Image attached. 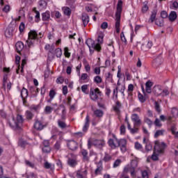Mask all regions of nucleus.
<instances>
[{"label":"nucleus","mask_w":178,"mask_h":178,"mask_svg":"<svg viewBox=\"0 0 178 178\" xmlns=\"http://www.w3.org/2000/svg\"><path fill=\"white\" fill-rule=\"evenodd\" d=\"M54 51H55V44H52L51 46H50V49H49V54H48L49 58V56H51V54L54 55Z\"/></svg>","instance_id":"37998d69"},{"label":"nucleus","mask_w":178,"mask_h":178,"mask_svg":"<svg viewBox=\"0 0 178 178\" xmlns=\"http://www.w3.org/2000/svg\"><path fill=\"white\" fill-rule=\"evenodd\" d=\"M55 55L57 58H60L62 56V49L60 48L56 49Z\"/></svg>","instance_id":"c9c22d12"},{"label":"nucleus","mask_w":178,"mask_h":178,"mask_svg":"<svg viewBox=\"0 0 178 178\" xmlns=\"http://www.w3.org/2000/svg\"><path fill=\"white\" fill-rule=\"evenodd\" d=\"M168 19L170 22H175V20L177 19V13L176 11H171L168 15Z\"/></svg>","instance_id":"412c9836"},{"label":"nucleus","mask_w":178,"mask_h":178,"mask_svg":"<svg viewBox=\"0 0 178 178\" xmlns=\"http://www.w3.org/2000/svg\"><path fill=\"white\" fill-rule=\"evenodd\" d=\"M113 40H110V42L108 43V48L107 49L109 51V52H111V54H115V47L113 46Z\"/></svg>","instance_id":"4be33fe9"},{"label":"nucleus","mask_w":178,"mask_h":178,"mask_svg":"<svg viewBox=\"0 0 178 178\" xmlns=\"http://www.w3.org/2000/svg\"><path fill=\"white\" fill-rule=\"evenodd\" d=\"M108 144L109 147H111L113 149H115V148H116V147H118V146H116V144H115V140H113V139L108 140Z\"/></svg>","instance_id":"72a5a7b5"},{"label":"nucleus","mask_w":178,"mask_h":178,"mask_svg":"<svg viewBox=\"0 0 178 178\" xmlns=\"http://www.w3.org/2000/svg\"><path fill=\"white\" fill-rule=\"evenodd\" d=\"M154 124L156 127H162V123H161V120L156 118L154 121Z\"/></svg>","instance_id":"864d4df0"},{"label":"nucleus","mask_w":178,"mask_h":178,"mask_svg":"<svg viewBox=\"0 0 178 178\" xmlns=\"http://www.w3.org/2000/svg\"><path fill=\"white\" fill-rule=\"evenodd\" d=\"M64 55L66 58H70V52H69V47L64 48Z\"/></svg>","instance_id":"09e8293b"},{"label":"nucleus","mask_w":178,"mask_h":178,"mask_svg":"<svg viewBox=\"0 0 178 178\" xmlns=\"http://www.w3.org/2000/svg\"><path fill=\"white\" fill-rule=\"evenodd\" d=\"M58 127H60V129H66V123H65V122L60 120H58Z\"/></svg>","instance_id":"7c9ffc66"},{"label":"nucleus","mask_w":178,"mask_h":178,"mask_svg":"<svg viewBox=\"0 0 178 178\" xmlns=\"http://www.w3.org/2000/svg\"><path fill=\"white\" fill-rule=\"evenodd\" d=\"M162 62H163V58H162V56H159L154 60L153 67H154L155 68L159 67V66L162 65Z\"/></svg>","instance_id":"9d476101"},{"label":"nucleus","mask_w":178,"mask_h":178,"mask_svg":"<svg viewBox=\"0 0 178 178\" xmlns=\"http://www.w3.org/2000/svg\"><path fill=\"white\" fill-rule=\"evenodd\" d=\"M131 134H137L138 133V128L137 127H134L131 129L129 130Z\"/></svg>","instance_id":"6e6d98bb"},{"label":"nucleus","mask_w":178,"mask_h":178,"mask_svg":"<svg viewBox=\"0 0 178 178\" xmlns=\"http://www.w3.org/2000/svg\"><path fill=\"white\" fill-rule=\"evenodd\" d=\"M27 97H29V90L25 88H23L21 90V97L27 98Z\"/></svg>","instance_id":"a878e982"},{"label":"nucleus","mask_w":178,"mask_h":178,"mask_svg":"<svg viewBox=\"0 0 178 178\" xmlns=\"http://www.w3.org/2000/svg\"><path fill=\"white\" fill-rule=\"evenodd\" d=\"M35 22H36V23H38V22H40V20H41V18L40 17V11L35 10Z\"/></svg>","instance_id":"49530a36"},{"label":"nucleus","mask_w":178,"mask_h":178,"mask_svg":"<svg viewBox=\"0 0 178 178\" xmlns=\"http://www.w3.org/2000/svg\"><path fill=\"white\" fill-rule=\"evenodd\" d=\"M115 106H114V111L115 112H120V108H122V104H120V102L116 101L115 102Z\"/></svg>","instance_id":"c85d7f7f"},{"label":"nucleus","mask_w":178,"mask_h":178,"mask_svg":"<svg viewBox=\"0 0 178 178\" xmlns=\"http://www.w3.org/2000/svg\"><path fill=\"white\" fill-rule=\"evenodd\" d=\"M67 147L71 151H76V149H77V148H79V144L77 143V142H76L74 140H68L67 143Z\"/></svg>","instance_id":"1a4fd4ad"},{"label":"nucleus","mask_w":178,"mask_h":178,"mask_svg":"<svg viewBox=\"0 0 178 178\" xmlns=\"http://www.w3.org/2000/svg\"><path fill=\"white\" fill-rule=\"evenodd\" d=\"M155 24L159 27L163 26V19L161 18L156 19Z\"/></svg>","instance_id":"e433bc0d"},{"label":"nucleus","mask_w":178,"mask_h":178,"mask_svg":"<svg viewBox=\"0 0 178 178\" xmlns=\"http://www.w3.org/2000/svg\"><path fill=\"white\" fill-rule=\"evenodd\" d=\"M5 35L7 37V38H10L12 35H13V27H8L5 31Z\"/></svg>","instance_id":"a211bd4d"},{"label":"nucleus","mask_w":178,"mask_h":178,"mask_svg":"<svg viewBox=\"0 0 178 178\" xmlns=\"http://www.w3.org/2000/svg\"><path fill=\"white\" fill-rule=\"evenodd\" d=\"M131 119L134 122V127H140L141 126V120L137 113L132 114Z\"/></svg>","instance_id":"6e6552de"},{"label":"nucleus","mask_w":178,"mask_h":178,"mask_svg":"<svg viewBox=\"0 0 178 178\" xmlns=\"http://www.w3.org/2000/svg\"><path fill=\"white\" fill-rule=\"evenodd\" d=\"M81 154L83 156V161H86V162L90 161V158L88 157V152H87V150L83 149L81 151Z\"/></svg>","instance_id":"b1692460"},{"label":"nucleus","mask_w":178,"mask_h":178,"mask_svg":"<svg viewBox=\"0 0 178 178\" xmlns=\"http://www.w3.org/2000/svg\"><path fill=\"white\" fill-rule=\"evenodd\" d=\"M171 113L173 116H178V110L176 108H172L171 110Z\"/></svg>","instance_id":"052dcab7"},{"label":"nucleus","mask_w":178,"mask_h":178,"mask_svg":"<svg viewBox=\"0 0 178 178\" xmlns=\"http://www.w3.org/2000/svg\"><path fill=\"white\" fill-rule=\"evenodd\" d=\"M96 118H102L104 116V111L100 109H97L93 112Z\"/></svg>","instance_id":"393cba45"},{"label":"nucleus","mask_w":178,"mask_h":178,"mask_svg":"<svg viewBox=\"0 0 178 178\" xmlns=\"http://www.w3.org/2000/svg\"><path fill=\"white\" fill-rule=\"evenodd\" d=\"M135 148L136 149H143V145H141L138 142L135 143Z\"/></svg>","instance_id":"680f3d73"},{"label":"nucleus","mask_w":178,"mask_h":178,"mask_svg":"<svg viewBox=\"0 0 178 178\" xmlns=\"http://www.w3.org/2000/svg\"><path fill=\"white\" fill-rule=\"evenodd\" d=\"M52 111H54V108H52V107H51L49 106H47L44 108V112H46V113H47V115H49V113H51Z\"/></svg>","instance_id":"a18cd8bd"},{"label":"nucleus","mask_w":178,"mask_h":178,"mask_svg":"<svg viewBox=\"0 0 178 178\" xmlns=\"http://www.w3.org/2000/svg\"><path fill=\"white\" fill-rule=\"evenodd\" d=\"M92 145L96 147V148H103L105 145V141L102 140H95L92 143Z\"/></svg>","instance_id":"f8f14e48"},{"label":"nucleus","mask_w":178,"mask_h":178,"mask_svg":"<svg viewBox=\"0 0 178 178\" xmlns=\"http://www.w3.org/2000/svg\"><path fill=\"white\" fill-rule=\"evenodd\" d=\"M15 48L17 52H22L23 51V49L24 48V44H23L22 42H17L15 44Z\"/></svg>","instance_id":"aec40b11"},{"label":"nucleus","mask_w":178,"mask_h":178,"mask_svg":"<svg viewBox=\"0 0 178 178\" xmlns=\"http://www.w3.org/2000/svg\"><path fill=\"white\" fill-rule=\"evenodd\" d=\"M44 35L42 33H39V34L35 31H30L28 35V40L26 41L29 48H31L34 47V44H35V41H38L40 38H42Z\"/></svg>","instance_id":"f257e3e1"},{"label":"nucleus","mask_w":178,"mask_h":178,"mask_svg":"<svg viewBox=\"0 0 178 178\" xmlns=\"http://www.w3.org/2000/svg\"><path fill=\"white\" fill-rule=\"evenodd\" d=\"M54 149H56V151H59L60 149V142H56L54 144Z\"/></svg>","instance_id":"bf43d9fd"},{"label":"nucleus","mask_w":178,"mask_h":178,"mask_svg":"<svg viewBox=\"0 0 178 178\" xmlns=\"http://www.w3.org/2000/svg\"><path fill=\"white\" fill-rule=\"evenodd\" d=\"M156 17V10H154L152 11L151 14L149 22H150L151 23H154V22H155Z\"/></svg>","instance_id":"cd10ccee"},{"label":"nucleus","mask_w":178,"mask_h":178,"mask_svg":"<svg viewBox=\"0 0 178 178\" xmlns=\"http://www.w3.org/2000/svg\"><path fill=\"white\" fill-rule=\"evenodd\" d=\"M12 122H8L10 127H12L13 130H20V125L19 124L23 123L24 122V119H23V115H17V122L15 120V118H13Z\"/></svg>","instance_id":"f03ea898"},{"label":"nucleus","mask_w":178,"mask_h":178,"mask_svg":"<svg viewBox=\"0 0 178 178\" xmlns=\"http://www.w3.org/2000/svg\"><path fill=\"white\" fill-rule=\"evenodd\" d=\"M33 126L35 130H38V131H41V130L44 129V124H42V122H41V121H35Z\"/></svg>","instance_id":"dca6fc26"},{"label":"nucleus","mask_w":178,"mask_h":178,"mask_svg":"<svg viewBox=\"0 0 178 178\" xmlns=\"http://www.w3.org/2000/svg\"><path fill=\"white\" fill-rule=\"evenodd\" d=\"M89 127H90V116L86 115L85 124L83 127V131H87Z\"/></svg>","instance_id":"f3484780"},{"label":"nucleus","mask_w":178,"mask_h":178,"mask_svg":"<svg viewBox=\"0 0 178 178\" xmlns=\"http://www.w3.org/2000/svg\"><path fill=\"white\" fill-rule=\"evenodd\" d=\"M120 163H122V160L121 159H117L115 161L113 168H118V166H119V165H120Z\"/></svg>","instance_id":"4d7b16f0"},{"label":"nucleus","mask_w":178,"mask_h":178,"mask_svg":"<svg viewBox=\"0 0 178 178\" xmlns=\"http://www.w3.org/2000/svg\"><path fill=\"white\" fill-rule=\"evenodd\" d=\"M86 45H88L90 52L92 51L91 48H92L95 51H97V52H101V50L102 49L101 45H99V44H95V42L91 38L88 39L86 41Z\"/></svg>","instance_id":"39448f33"},{"label":"nucleus","mask_w":178,"mask_h":178,"mask_svg":"<svg viewBox=\"0 0 178 178\" xmlns=\"http://www.w3.org/2000/svg\"><path fill=\"white\" fill-rule=\"evenodd\" d=\"M67 165L71 168H75L77 165V160L76 159V156L73 154L68 155Z\"/></svg>","instance_id":"0eeeda50"},{"label":"nucleus","mask_w":178,"mask_h":178,"mask_svg":"<svg viewBox=\"0 0 178 178\" xmlns=\"http://www.w3.org/2000/svg\"><path fill=\"white\" fill-rule=\"evenodd\" d=\"M27 141L26 140H20L18 143V145L21 147V148H26V145H27Z\"/></svg>","instance_id":"79ce46f5"},{"label":"nucleus","mask_w":178,"mask_h":178,"mask_svg":"<svg viewBox=\"0 0 178 178\" xmlns=\"http://www.w3.org/2000/svg\"><path fill=\"white\" fill-rule=\"evenodd\" d=\"M44 168L45 169H51L52 170V164L49 163L48 161L44 162Z\"/></svg>","instance_id":"e2e57ef3"},{"label":"nucleus","mask_w":178,"mask_h":178,"mask_svg":"<svg viewBox=\"0 0 178 178\" xmlns=\"http://www.w3.org/2000/svg\"><path fill=\"white\" fill-rule=\"evenodd\" d=\"M27 63V59L24 58L22 60V63H21V67L20 65H18V69H17L16 70V73L17 74H19V70H20L22 74H23V73H24V65ZM21 69V70H20Z\"/></svg>","instance_id":"9b49d317"},{"label":"nucleus","mask_w":178,"mask_h":178,"mask_svg":"<svg viewBox=\"0 0 178 178\" xmlns=\"http://www.w3.org/2000/svg\"><path fill=\"white\" fill-rule=\"evenodd\" d=\"M115 141L118 143L117 147H120L122 152H126V151H127V148L126 147V145H127V140L126 139L122 138L119 140L118 138H115Z\"/></svg>","instance_id":"423d86ee"},{"label":"nucleus","mask_w":178,"mask_h":178,"mask_svg":"<svg viewBox=\"0 0 178 178\" xmlns=\"http://www.w3.org/2000/svg\"><path fill=\"white\" fill-rule=\"evenodd\" d=\"M168 145L164 142L160 143L159 140L154 141V151L158 154H164Z\"/></svg>","instance_id":"20e7f679"},{"label":"nucleus","mask_w":178,"mask_h":178,"mask_svg":"<svg viewBox=\"0 0 178 178\" xmlns=\"http://www.w3.org/2000/svg\"><path fill=\"white\" fill-rule=\"evenodd\" d=\"M103 169H104V167L102 166V161H99L97 166V168L95 170V174L97 175L101 173Z\"/></svg>","instance_id":"6ab92c4d"},{"label":"nucleus","mask_w":178,"mask_h":178,"mask_svg":"<svg viewBox=\"0 0 178 178\" xmlns=\"http://www.w3.org/2000/svg\"><path fill=\"white\" fill-rule=\"evenodd\" d=\"M142 177H143V178H148V171H147V170H143V172H142Z\"/></svg>","instance_id":"338daca9"},{"label":"nucleus","mask_w":178,"mask_h":178,"mask_svg":"<svg viewBox=\"0 0 178 178\" xmlns=\"http://www.w3.org/2000/svg\"><path fill=\"white\" fill-rule=\"evenodd\" d=\"M113 99H115V101H118V87H116L113 90Z\"/></svg>","instance_id":"603ef678"},{"label":"nucleus","mask_w":178,"mask_h":178,"mask_svg":"<svg viewBox=\"0 0 178 178\" xmlns=\"http://www.w3.org/2000/svg\"><path fill=\"white\" fill-rule=\"evenodd\" d=\"M165 134V129L157 130L154 134V138H158L159 136Z\"/></svg>","instance_id":"bb28decb"},{"label":"nucleus","mask_w":178,"mask_h":178,"mask_svg":"<svg viewBox=\"0 0 178 178\" xmlns=\"http://www.w3.org/2000/svg\"><path fill=\"white\" fill-rule=\"evenodd\" d=\"M93 81L96 84H101V83H102V78L99 76H96L94 77Z\"/></svg>","instance_id":"f704fd0d"},{"label":"nucleus","mask_w":178,"mask_h":178,"mask_svg":"<svg viewBox=\"0 0 178 178\" xmlns=\"http://www.w3.org/2000/svg\"><path fill=\"white\" fill-rule=\"evenodd\" d=\"M26 116L29 120H31V119H33V118H34V114L30 111H26Z\"/></svg>","instance_id":"473e14b6"},{"label":"nucleus","mask_w":178,"mask_h":178,"mask_svg":"<svg viewBox=\"0 0 178 178\" xmlns=\"http://www.w3.org/2000/svg\"><path fill=\"white\" fill-rule=\"evenodd\" d=\"M31 111H33L34 112H38V109H40L39 105H32L30 107Z\"/></svg>","instance_id":"8fccbe9b"},{"label":"nucleus","mask_w":178,"mask_h":178,"mask_svg":"<svg viewBox=\"0 0 178 178\" xmlns=\"http://www.w3.org/2000/svg\"><path fill=\"white\" fill-rule=\"evenodd\" d=\"M26 27V25L24 24V22H21L19 26V30L20 33H23L24 31V28Z\"/></svg>","instance_id":"13d9d810"},{"label":"nucleus","mask_w":178,"mask_h":178,"mask_svg":"<svg viewBox=\"0 0 178 178\" xmlns=\"http://www.w3.org/2000/svg\"><path fill=\"white\" fill-rule=\"evenodd\" d=\"M138 98L140 102H141L142 104H144V102H145V101H147V99L145 98V97L141 93L138 94Z\"/></svg>","instance_id":"58836bf2"},{"label":"nucleus","mask_w":178,"mask_h":178,"mask_svg":"<svg viewBox=\"0 0 178 178\" xmlns=\"http://www.w3.org/2000/svg\"><path fill=\"white\" fill-rule=\"evenodd\" d=\"M138 165V162L137 161V160H132L131 162V166L133 169L134 171L131 172V175L133 176V175H134V170H136V168H137Z\"/></svg>","instance_id":"5701e85b"},{"label":"nucleus","mask_w":178,"mask_h":178,"mask_svg":"<svg viewBox=\"0 0 178 178\" xmlns=\"http://www.w3.org/2000/svg\"><path fill=\"white\" fill-rule=\"evenodd\" d=\"M49 19H51V13L49 11H46L42 13V20L43 22H49Z\"/></svg>","instance_id":"2eb2a0df"},{"label":"nucleus","mask_w":178,"mask_h":178,"mask_svg":"<svg viewBox=\"0 0 178 178\" xmlns=\"http://www.w3.org/2000/svg\"><path fill=\"white\" fill-rule=\"evenodd\" d=\"M106 80H108V81H112L113 75L110 72L107 73L106 74Z\"/></svg>","instance_id":"0e129e2a"},{"label":"nucleus","mask_w":178,"mask_h":178,"mask_svg":"<svg viewBox=\"0 0 178 178\" xmlns=\"http://www.w3.org/2000/svg\"><path fill=\"white\" fill-rule=\"evenodd\" d=\"M90 98L92 101H94L95 102L98 101L99 97H101L102 95V92L99 91V88H91L90 90Z\"/></svg>","instance_id":"7ed1b4c3"},{"label":"nucleus","mask_w":178,"mask_h":178,"mask_svg":"<svg viewBox=\"0 0 178 178\" xmlns=\"http://www.w3.org/2000/svg\"><path fill=\"white\" fill-rule=\"evenodd\" d=\"M161 19H166V17H169V15L168 14V12L163 10L161 12Z\"/></svg>","instance_id":"3c124183"},{"label":"nucleus","mask_w":178,"mask_h":178,"mask_svg":"<svg viewBox=\"0 0 178 178\" xmlns=\"http://www.w3.org/2000/svg\"><path fill=\"white\" fill-rule=\"evenodd\" d=\"M26 178H35V174L34 172H30L26 175Z\"/></svg>","instance_id":"774afa93"},{"label":"nucleus","mask_w":178,"mask_h":178,"mask_svg":"<svg viewBox=\"0 0 178 178\" xmlns=\"http://www.w3.org/2000/svg\"><path fill=\"white\" fill-rule=\"evenodd\" d=\"M144 122H145V123H147V124H148L149 127H151L152 126V124H154L152 120H151V119H149L147 117H145L144 118Z\"/></svg>","instance_id":"4c0bfd02"},{"label":"nucleus","mask_w":178,"mask_h":178,"mask_svg":"<svg viewBox=\"0 0 178 178\" xmlns=\"http://www.w3.org/2000/svg\"><path fill=\"white\" fill-rule=\"evenodd\" d=\"M55 95H56V92L54 90H51L49 94V97L51 98V99H54V98H55Z\"/></svg>","instance_id":"5fc2aeb1"},{"label":"nucleus","mask_w":178,"mask_h":178,"mask_svg":"<svg viewBox=\"0 0 178 178\" xmlns=\"http://www.w3.org/2000/svg\"><path fill=\"white\" fill-rule=\"evenodd\" d=\"M123 5V1H122V0H120L118 3V6H117V10L118 12H122V6Z\"/></svg>","instance_id":"de8ad7c7"},{"label":"nucleus","mask_w":178,"mask_h":178,"mask_svg":"<svg viewBox=\"0 0 178 178\" xmlns=\"http://www.w3.org/2000/svg\"><path fill=\"white\" fill-rule=\"evenodd\" d=\"M152 92L156 97H159L162 94V88L159 86H155L152 89Z\"/></svg>","instance_id":"ddd939ff"},{"label":"nucleus","mask_w":178,"mask_h":178,"mask_svg":"<svg viewBox=\"0 0 178 178\" xmlns=\"http://www.w3.org/2000/svg\"><path fill=\"white\" fill-rule=\"evenodd\" d=\"M122 12L118 11L116 13V17H115V23H118V24H120V16H121Z\"/></svg>","instance_id":"a19ab883"},{"label":"nucleus","mask_w":178,"mask_h":178,"mask_svg":"<svg viewBox=\"0 0 178 178\" xmlns=\"http://www.w3.org/2000/svg\"><path fill=\"white\" fill-rule=\"evenodd\" d=\"M47 1H44V0H40L39 1V6L40 8V9H44V8H45L47 6Z\"/></svg>","instance_id":"ea45409f"},{"label":"nucleus","mask_w":178,"mask_h":178,"mask_svg":"<svg viewBox=\"0 0 178 178\" xmlns=\"http://www.w3.org/2000/svg\"><path fill=\"white\" fill-rule=\"evenodd\" d=\"M64 15H65V16L70 17V15H72V9L69 7H65L64 8Z\"/></svg>","instance_id":"c756f323"},{"label":"nucleus","mask_w":178,"mask_h":178,"mask_svg":"<svg viewBox=\"0 0 178 178\" xmlns=\"http://www.w3.org/2000/svg\"><path fill=\"white\" fill-rule=\"evenodd\" d=\"M146 151H152V145L151 143H147L145 145Z\"/></svg>","instance_id":"69168bd1"},{"label":"nucleus","mask_w":178,"mask_h":178,"mask_svg":"<svg viewBox=\"0 0 178 178\" xmlns=\"http://www.w3.org/2000/svg\"><path fill=\"white\" fill-rule=\"evenodd\" d=\"M112 160V156L109 155L108 153H105L104 157L103 158L104 162H109Z\"/></svg>","instance_id":"2f4dec72"},{"label":"nucleus","mask_w":178,"mask_h":178,"mask_svg":"<svg viewBox=\"0 0 178 178\" xmlns=\"http://www.w3.org/2000/svg\"><path fill=\"white\" fill-rule=\"evenodd\" d=\"M97 44L99 45H101L100 44H103L104 42V35L101 34L97 38Z\"/></svg>","instance_id":"c03bdc74"},{"label":"nucleus","mask_w":178,"mask_h":178,"mask_svg":"<svg viewBox=\"0 0 178 178\" xmlns=\"http://www.w3.org/2000/svg\"><path fill=\"white\" fill-rule=\"evenodd\" d=\"M81 20L84 27H86L87 24L90 23V17L87 14H82Z\"/></svg>","instance_id":"4468645a"}]
</instances>
